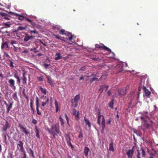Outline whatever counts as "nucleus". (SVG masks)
Listing matches in <instances>:
<instances>
[{"mask_svg": "<svg viewBox=\"0 0 158 158\" xmlns=\"http://www.w3.org/2000/svg\"><path fill=\"white\" fill-rule=\"evenodd\" d=\"M46 77L48 83L51 85H53L52 80L51 77L49 76H46Z\"/></svg>", "mask_w": 158, "mask_h": 158, "instance_id": "obj_18", "label": "nucleus"}, {"mask_svg": "<svg viewBox=\"0 0 158 158\" xmlns=\"http://www.w3.org/2000/svg\"><path fill=\"white\" fill-rule=\"evenodd\" d=\"M49 64H47L45 63L44 64V66L45 69H47L48 67L49 66Z\"/></svg>", "mask_w": 158, "mask_h": 158, "instance_id": "obj_49", "label": "nucleus"}, {"mask_svg": "<svg viewBox=\"0 0 158 158\" xmlns=\"http://www.w3.org/2000/svg\"><path fill=\"white\" fill-rule=\"evenodd\" d=\"M64 35L68 37V38H65V39L69 40L70 41H71L73 39V36L70 33L66 31Z\"/></svg>", "mask_w": 158, "mask_h": 158, "instance_id": "obj_9", "label": "nucleus"}, {"mask_svg": "<svg viewBox=\"0 0 158 158\" xmlns=\"http://www.w3.org/2000/svg\"><path fill=\"white\" fill-rule=\"evenodd\" d=\"M30 50L31 51H34V52H37L36 49L35 48H32L30 49Z\"/></svg>", "mask_w": 158, "mask_h": 158, "instance_id": "obj_47", "label": "nucleus"}, {"mask_svg": "<svg viewBox=\"0 0 158 158\" xmlns=\"http://www.w3.org/2000/svg\"><path fill=\"white\" fill-rule=\"evenodd\" d=\"M152 121H151V124L145 123L143 124L142 127V129L143 131H144L146 129H150L152 128Z\"/></svg>", "mask_w": 158, "mask_h": 158, "instance_id": "obj_5", "label": "nucleus"}, {"mask_svg": "<svg viewBox=\"0 0 158 158\" xmlns=\"http://www.w3.org/2000/svg\"><path fill=\"white\" fill-rule=\"evenodd\" d=\"M9 47L6 42L3 43L1 46V48L3 49L6 48H9Z\"/></svg>", "mask_w": 158, "mask_h": 158, "instance_id": "obj_19", "label": "nucleus"}, {"mask_svg": "<svg viewBox=\"0 0 158 158\" xmlns=\"http://www.w3.org/2000/svg\"><path fill=\"white\" fill-rule=\"evenodd\" d=\"M137 158H140V153L139 152V151L138 149L137 150Z\"/></svg>", "mask_w": 158, "mask_h": 158, "instance_id": "obj_43", "label": "nucleus"}, {"mask_svg": "<svg viewBox=\"0 0 158 158\" xmlns=\"http://www.w3.org/2000/svg\"><path fill=\"white\" fill-rule=\"evenodd\" d=\"M33 36H30L28 34L26 33L23 39V40L25 42H27L29 40L33 39Z\"/></svg>", "mask_w": 158, "mask_h": 158, "instance_id": "obj_10", "label": "nucleus"}, {"mask_svg": "<svg viewBox=\"0 0 158 158\" xmlns=\"http://www.w3.org/2000/svg\"><path fill=\"white\" fill-rule=\"evenodd\" d=\"M72 114L75 116L76 119L78 121L79 119V111L77 112L76 110L75 109H73L72 111Z\"/></svg>", "mask_w": 158, "mask_h": 158, "instance_id": "obj_7", "label": "nucleus"}, {"mask_svg": "<svg viewBox=\"0 0 158 158\" xmlns=\"http://www.w3.org/2000/svg\"><path fill=\"white\" fill-rule=\"evenodd\" d=\"M95 47L97 48H102L110 52L111 53H112L113 55H114V53L111 51L110 49L105 46L103 44H96Z\"/></svg>", "mask_w": 158, "mask_h": 158, "instance_id": "obj_3", "label": "nucleus"}, {"mask_svg": "<svg viewBox=\"0 0 158 158\" xmlns=\"http://www.w3.org/2000/svg\"><path fill=\"white\" fill-rule=\"evenodd\" d=\"M65 117L66 118V120L67 121V122H68V118L67 117V115L66 114H65Z\"/></svg>", "mask_w": 158, "mask_h": 158, "instance_id": "obj_62", "label": "nucleus"}, {"mask_svg": "<svg viewBox=\"0 0 158 158\" xmlns=\"http://www.w3.org/2000/svg\"><path fill=\"white\" fill-rule=\"evenodd\" d=\"M4 55L7 58H10V56L8 54V53L6 52H4Z\"/></svg>", "mask_w": 158, "mask_h": 158, "instance_id": "obj_46", "label": "nucleus"}, {"mask_svg": "<svg viewBox=\"0 0 158 158\" xmlns=\"http://www.w3.org/2000/svg\"><path fill=\"white\" fill-rule=\"evenodd\" d=\"M56 57L55 58V59L56 60H58L62 58V57L60 56V54L57 53L55 55Z\"/></svg>", "mask_w": 158, "mask_h": 158, "instance_id": "obj_17", "label": "nucleus"}, {"mask_svg": "<svg viewBox=\"0 0 158 158\" xmlns=\"http://www.w3.org/2000/svg\"><path fill=\"white\" fill-rule=\"evenodd\" d=\"M61 27L59 26H56L55 27H54V29H56L58 30H60V29Z\"/></svg>", "mask_w": 158, "mask_h": 158, "instance_id": "obj_48", "label": "nucleus"}, {"mask_svg": "<svg viewBox=\"0 0 158 158\" xmlns=\"http://www.w3.org/2000/svg\"><path fill=\"white\" fill-rule=\"evenodd\" d=\"M40 90L41 92L44 93V94H46V89L43 88L42 87H40Z\"/></svg>", "mask_w": 158, "mask_h": 158, "instance_id": "obj_30", "label": "nucleus"}, {"mask_svg": "<svg viewBox=\"0 0 158 158\" xmlns=\"http://www.w3.org/2000/svg\"><path fill=\"white\" fill-rule=\"evenodd\" d=\"M31 102L30 103V107L31 108V110H34V109L33 108V106H32L33 101H32V99H31Z\"/></svg>", "mask_w": 158, "mask_h": 158, "instance_id": "obj_40", "label": "nucleus"}, {"mask_svg": "<svg viewBox=\"0 0 158 158\" xmlns=\"http://www.w3.org/2000/svg\"><path fill=\"white\" fill-rule=\"evenodd\" d=\"M0 15L2 16V19L7 20H9L10 19V16L6 13L0 12Z\"/></svg>", "mask_w": 158, "mask_h": 158, "instance_id": "obj_8", "label": "nucleus"}, {"mask_svg": "<svg viewBox=\"0 0 158 158\" xmlns=\"http://www.w3.org/2000/svg\"><path fill=\"white\" fill-rule=\"evenodd\" d=\"M117 66L118 68L119 67L121 68L119 70H118L119 72H121L123 70V65L122 64L117 65Z\"/></svg>", "mask_w": 158, "mask_h": 158, "instance_id": "obj_32", "label": "nucleus"}, {"mask_svg": "<svg viewBox=\"0 0 158 158\" xmlns=\"http://www.w3.org/2000/svg\"><path fill=\"white\" fill-rule=\"evenodd\" d=\"M143 89L145 93V94L147 97L149 96L151 92L149 91L148 89H147L145 87H144Z\"/></svg>", "mask_w": 158, "mask_h": 158, "instance_id": "obj_12", "label": "nucleus"}, {"mask_svg": "<svg viewBox=\"0 0 158 158\" xmlns=\"http://www.w3.org/2000/svg\"><path fill=\"white\" fill-rule=\"evenodd\" d=\"M32 123L35 124H36L37 123V121L35 119H33L32 120Z\"/></svg>", "mask_w": 158, "mask_h": 158, "instance_id": "obj_45", "label": "nucleus"}, {"mask_svg": "<svg viewBox=\"0 0 158 158\" xmlns=\"http://www.w3.org/2000/svg\"><path fill=\"white\" fill-rule=\"evenodd\" d=\"M9 13H11L12 15H14L15 16H19V17L21 15H19L16 13L12 12H10Z\"/></svg>", "mask_w": 158, "mask_h": 158, "instance_id": "obj_41", "label": "nucleus"}, {"mask_svg": "<svg viewBox=\"0 0 158 158\" xmlns=\"http://www.w3.org/2000/svg\"><path fill=\"white\" fill-rule=\"evenodd\" d=\"M111 119L110 118L108 120V121L107 122V124H110L111 123Z\"/></svg>", "mask_w": 158, "mask_h": 158, "instance_id": "obj_54", "label": "nucleus"}, {"mask_svg": "<svg viewBox=\"0 0 158 158\" xmlns=\"http://www.w3.org/2000/svg\"><path fill=\"white\" fill-rule=\"evenodd\" d=\"M23 53H27L28 52V51L27 50H24L23 52Z\"/></svg>", "mask_w": 158, "mask_h": 158, "instance_id": "obj_60", "label": "nucleus"}, {"mask_svg": "<svg viewBox=\"0 0 158 158\" xmlns=\"http://www.w3.org/2000/svg\"><path fill=\"white\" fill-rule=\"evenodd\" d=\"M14 77L15 78H16L17 79H19V77L16 74H14Z\"/></svg>", "mask_w": 158, "mask_h": 158, "instance_id": "obj_52", "label": "nucleus"}, {"mask_svg": "<svg viewBox=\"0 0 158 158\" xmlns=\"http://www.w3.org/2000/svg\"><path fill=\"white\" fill-rule=\"evenodd\" d=\"M91 59L94 61H96L98 60L99 59V57H95V58H91Z\"/></svg>", "mask_w": 158, "mask_h": 158, "instance_id": "obj_50", "label": "nucleus"}, {"mask_svg": "<svg viewBox=\"0 0 158 158\" xmlns=\"http://www.w3.org/2000/svg\"><path fill=\"white\" fill-rule=\"evenodd\" d=\"M36 103H39V98L38 97H37L36 98Z\"/></svg>", "mask_w": 158, "mask_h": 158, "instance_id": "obj_61", "label": "nucleus"}, {"mask_svg": "<svg viewBox=\"0 0 158 158\" xmlns=\"http://www.w3.org/2000/svg\"><path fill=\"white\" fill-rule=\"evenodd\" d=\"M114 100L113 99H112L111 102H109V106L110 108L112 109L113 108V105H114Z\"/></svg>", "mask_w": 158, "mask_h": 158, "instance_id": "obj_25", "label": "nucleus"}, {"mask_svg": "<svg viewBox=\"0 0 158 158\" xmlns=\"http://www.w3.org/2000/svg\"><path fill=\"white\" fill-rule=\"evenodd\" d=\"M103 85H101L100 87L99 90H100V89L103 88V90H104L105 91H107L109 87L108 85H106L104 87H103Z\"/></svg>", "mask_w": 158, "mask_h": 158, "instance_id": "obj_22", "label": "nucleus"}, {"mask_svg": "<svg viewBox=\"0 0 158 158\" xmlns=\"http://www.w3.org/2000/svg\"><path fill=\"white\" fill-rule=\"evenodd\" d=\"M66 32L64 30L61 29L60 30L59 33L62 35H65Z\"/></svg>", "mask_w": 158, "mask_h": 158, "instance_id": "obj_34", "label": "nucleus"}, {"mask_svg": "<svg viewBox=\"0 0 158 158\" xmlns=\"http://www.w3.org/2000/svg\"><path fill=\"white\" fill-rule=\"evenodd\" d=\"M113 145V142L112 141L111 142V143L110 144L109 149L110 151H111L113 152L114 151V149Z\"/></svg>", "mask_w": 158, "mask_h": 158, "instance_id": "obj_23", "label": "nucleus"}, {"mask_svg": "<svg viewBox=\"0 0 158 158\" xmlns=\"http://www.w3.org/2000/svg\"><path fill=\"white\" fill-rule=\"evenodd\" d=\"M100 114V112L99 111L98 113V116L97 119V123L98 125H100V121L102 118V121L101 122V124L102 127V130L103 131L105 128V119L104 116L102 115H101Z\"/></svg>", "mask_w": 158, "mask_h": 158, "instance_id": "obj_1", "label": "nucleus"}, {"mask_svg": "<svg viewBox=\"0 0 158 158\" xmlns=\"http://www.w3.org/2000/svg\"><path fill=\"white\" fill-rule=\"evenodd\" d=\"M9 61L10 62V64H9V66L11 67V68H13L14 67V63L11 60H9Z\"/></svg>", "mask_w": 158, "mask_h": 158, "instance_id": "obj_36", "label": "nucleus"}, {"mask_svg": "<svg viewBox=\"0 0 158 158\" xmlns=\"http://www.w3.org/2000/svg\"><path fill=\"white\" fill-rule=\"evenodd\" d=\"M8 82L10 84V87L14 86V85L15 84V81L13 79H10L8 81Z\"/></svg>", "mask_w": 158, "mask_h": 158, "instance_id": "obj_20", "label": "nucleus"}, {"mask_svg": "<svg viewBox=\"0 0 158 158\" xmlns=\"http://www.w3.org/2000/svg\"><path fill=\"white\" fill-rule=\"evenodd\" d=\"M98 78L95 77V78H93L91 79L90 80V83H92L93 81L95 80H97Z\"/></svg>", "mask_w": 158, "mask_h": 158, "instance_id": "obj_38", "label": "nucleus"}, {"mask_svg": "<svg viewBox=\"0 0 158 158\" xmlns=\"http://www.w3.org/2000/svg\"><path fill=\"white\" fill-rule=\"evenodd\" d=\"M154 111L156 112V110H157V107L156 106V105L154 106Z\"/></svg>", "mask_w": 158, "mask_h": 158, "instance_id": "obj_58", "label": "nucleus"}, {"mask_svg": "<svg viewBox=\"0 0 158 158\" xmlns=\"http://www.w3.org/2000/svg\"><path fill=\"white\" fill-rule=\"evenodd\" d=\"M18 19L20 20H23L25 19V17L23 16L22 15L20 16L19 18Z\"/></svg>", "mask_w": 158, "mask_h": 158, "instance_id": "obj_42", "label": "nucleus"}, {"mask_svg": "<svg viewBox=\"0 0 158 158\" xmlns=\"http://www.w3.org/2000/svg\"><path fill=\"white\" fill-rule=\"evenodd\" d=\"M141 150L142 151V156L143 157H144L146 155V153L143 149V147L141 148Z\"/></svg>", "mask_w": 158, "mask_h": 158, "instance_id": "obj_33", "label": "nucleus"}, {"mask_svg": "<svg viewBox=\"0 0 158 158\" xmlns=\"http://www.w3.org/2000/svg\"><path fill=\"white\" fill-rule=\"evenodd\" d=\"M26 27H24L22 26H19L18 28V30L19 31H22L25 30L26 28Z\"/></svg>", "mask_w": 158, "mask_h": 158, "instance_id": "obj_31", "label": "nucleus"}, {"mask_svg": "<svg viewBox=\"0 0 158 158\" xmlns=\"http://www.w3.org/2000/svg\"><path fill=\"white\" fill-rule=\"evenodd\" d=\"M25 19H26L30 23H31L32 21V20H30V19L25 17Z\"/></svg>", "mask_w": 158, "mask_h": 158, "instance_id": "obj_55", "label": "nucleus"}, {"mask_svg": "<svg viewBox=\"0 0 158 158\" xmlns=\"http://www.w3.org/2000/svg\"><path fill=\"white\" fill-rule=\"evenodd\" d=\"M85 123L86 125H88L89 127H90L91 124L89 121L88 120L86 119L85 118Z\"/></svg>", "mask_w": 158, "mask_h": 158, "instance_id": "obj_28", "label": "nucleus"}, {"mask_svg": "<svg viewBox=\"0 0 158 158\" xmlns=\"http://www.w3.org/2000/svg\"><path fill=\"white\" fill-rule=\"evenodd\" d=\"M17 43V42L15 41H12L11 43L10 44H12L13 46V47L15 48H16V47L14 45V44H16Z\"/></svg>", "mask_w": 158, "mask_h": 158, "instance_id": "obj_37", "label": "nucleus"}, {"mask_svg": "<svg viewBox=\"0 0 158 158\" xmlns=\"http://www.w3.org/2000/svg\"><path fill=\"white\" fill-rule=\"evenodd\" d=\"M35 132L36 133V136L38 138L40 139V136L39 135V131L38 129H37V127L36 126L35 127Z\"/></svg>", "mask_w": 158, "mask_h": 158, "instance_id": "obj_21", "label": "nucleus"}, {"mask_svg": "<svg viewBox=\"0 0 158 158\" xmlns=\"http://www.w3.org/2000/svg\"><path fill=\"white\" fill-rule=\"evenodd\" d=\"M38 79L39 81H42L43 80V77L41 76L38 77Z\"/></svg>", "mask_w": 158, "mask_h": 158, "instance_id": "obj_51", "label": "nucleus"}, {"mask_svg": "<svg viewBox=\"0 0 158 158\" xmlns=\"http://www.w3.org/2000/svg\"><path fill=\"white\" fill-rule=\"evenodd\" d=\"M27 151L30 155H31L32 156H34L33 152L31 148L28 149Z\"/></svg>", "mask_w": 158, "mask_h": 158, "instance_id": "obj_29", "label": "nucleus"}, {"mask_svg": "<svg viewBox=\"0 0 158 158\" xmlns=\"http://www.w3.org/2000/svg\"><path fill=\"white\" fill-rule=\"evenodd\" d=\"M18 146L20 147V150L21 151L23 152L24 151L23 147V143L21 141H19V143L18 144Z\"/></svg>", "mask_w": 158, "mask_h": 158, "instance_id": "obj_14", "label": "nucleus"}, {"mask_svg": "<svg viewBox=\"0 0 158 158\" xmlns=\"http://www.w3.org/2000/svg\"><path fill=\"white\" fill-rule=\"evenodd\" d=\"M37 112V113L39 115H40L41 114V113L39 111V109H36Z\"/></svg>", "mask_w": 158, "mask_h": 158, "instance_id": "obj_57", "label": "nucleus"}, {"mask_svg": "<svg viewBox=\"0 0 158 158\" xmlns=\"http://www.w3.org/2000/svg\"><path fill=\"white\" fill-rule=\"evenodd\" d=\"M39 103H36V109H39Z\"/></svg>", "mask_w": 158, "mask_h": 158, "instance_id": "obj_59", "label": "nucleus"}, {"mask_svg": "<svg viewBox=\"0 0 158 158\" xmlns=\"http://www.w3.org/2000/svg\"><path fill=\"white\" fill-rule=\"evenodd\" d=\"M27 78L25 76V73H23V83L26 84L27 83Z\"/></svg>", "mask_w": 158, "mask_h": 158, "instance_id": "obj_26", "label": "nucleus"}, {"mask_svg": "<svg viewBox=\"0 0 158 158\" xmlns=\"http://www.w3.org/2000/svg\"><path fill=\"white\" fill-rule=\"evenodd\" d=\"M13 105V103L11 102L9 105L8 106V107L7 108L6 110V112L7 113H8L10 109L12 108Z\"/></svg>", "mask_w": 158, "mask_h": 158, "instance_id": "obj_24", "label": "nucleus"}, {"mask_svg": "<svg viewBox=\"0 0 158 158\" xmlns=\"http://www.w3.org/2000/svg\"><path fill=\"white\" fill-rule=\"evenodd\" d=\"M19 127L22 130V131L26 135L29 133V132L26 130V129L23 127L22 125H20Z\"/></svg>", "mask_w": 158, "mask_h": 158, "instance_id": "obj_16", "label": "nucleus"}, {"mask_svg": "<svg viewBox=\"0 0 158 158\" xmlns=\"http://www.w3.org/2000/svg\"><path fill=\"white\" fill-rule=\"evenodd\" d=\"M65 137L67 142L68 144V145L72 147V144L70 142V139L69 135H68L66 134L65 135Z\"/></svg>", "mask_w": 158, "mask_h": 158, "instance_id": "obj_11", "label": "nucleus"}, {"mask_svg": "<svg viewBox=\"0 0 158 158\" xmlns=\"http://www.w3.org/2000/svg\"><path fill=\"white\" fill-rule=\"evenodd\" d=\"M89 151V149L87 147H85L84 148V152L86 157H87L88 155V152Z\"/></svg>", "mask_w": 158, "mask_h": 158, "instance_id": "obj_15", "label": "nucleus"}, {"mask_svg": "<svg viewBox=\"0 0 158 158\" xmlns=\"http://www.w3.org/2000/svg\"><path fill=\"white\" fill-rule=\"evenodd\" d=\"M79 101V95L76 96L74 98L72 99L71 102L72 106L74 107H76L77 106Z\"/></svg>", "mask_w": 158, "mask_h": 158, "instance_id": "obj_4", "label": "nucleus"}, {"mask_svg": "<svg viewBox=\"0 0 158 158\" xmlns=\"http://www.w3.org/2000/svg\"><path fill=\"white\" fill-rule=\"evenodd\" d=\"M83 137V135L80 132V138H82Z\"/></svg>", "mask_w": 158, "mask_h": 158, "instance_id": "obj_63", "label": "nucleus"}, {"mask_svg": "<svg viewBox=\"0 0 158 158\" xmlns=\"http://www.w3.org/2000/svg\"><path fill=\"white\" fill-rule=\"evenodd\" d=\"M17 93L15 92L12 95V97L13 98L15 101L17 100L18 98L17 96Z\"/></svg>", "mask_w": 158, "mask_h": 158, "instance_id": "obj_27", "label": "nucleus"}, {"mask_svg": "<svg viewBox=\"0 0 158 158\" xmlns=\"http://www.w3.org/2000/svg\"><path fill=\"white\" fill-rule=\"evenodd\" d=\"M31 33H34V34L37 33V31L35 30H34L33 31H31Z\"/></svg>", "mask_w": 158, "mask_h": 158, "instance_id": "obj_56", "label": "nucleus"}, {"mask_svg": "<svg viewBox=\"0 0 158 158\" xmlns=\"http://www.w3.org/2000/svg\"><path fill=\"white\" fill-rule=\"evenodd\" d=\"M54 36H55V37L57 39H61V37L60 36H59L56 35H54Z\"/></svg>", "mask_w": 158, "mask_h": 158, "instance_id": "obj_53", "label": "nucleus"}, {"mask_svg": "<svg viewBox=\"0 0 158 158\" xmlns=\"http://www.w3.org/2000/svg\"><path fill=\"white\" fill-rule=\"evenodd\" d=\"M9 127V124L7 121H6V124L4 125L2 127V130L3 131H6L7 130V129Z\"/></svg>", "mask_w": 158, "mask_h": 158, "instance_id": "obj_13", "label": "nucleus"}, {"mask_svg": "<svg viewBox=\"0 0 158 158\" xmlns=\"http://www.w3.org/2000/svg\"><path fill=\"white\" fill-rule=\"evenodd\" d=\"M55 104L56 108H58V104L56 100L55 101Z\"/></svg>", "mask_w": 158, "mask_h": 158, "instance_id": "obj_44", "label": "nucleus"}, {"mask_svg": "<svg viewBox=\"0 0 158 158\" xmlns=\"http://www.w3.org/2000/svg\"><path fill=\"white\" fill-rule=\"evenodd\" d=\"M59 118L60 119V121L61 122V125L63 126L64 125V122L63 119L61 117V116H60L59 117Z\"/></svg>", "mask_w": 158, "mask_h": 158, "instance_id": "obj_35", "label": "nucleus"}, {"mask_svg": "<svg viewBox=\"0 0 158 158\" xmlns=\"http://www.w3.org/2000/svg\"><path fill=\"white\" fill-rule=\"evenodd\" d=\"M51 133L52 134L55 138V135L59 134L60 131L58 125H55L52 126L51 127Z\"/></svg>", "mask_w": 158, "mask_h": 158, "instance_id": "obj_2", "label": "nucleus"}, {"mask_svg": "<svg viewBox=\"0 0 158 158\" xmlns=\"http://www.w3.org/2000/svg\"><path fill=\"white\" fill-rule=\"evenodd\" d=\"M107 94L108 96H110L111 94V92L109 90L107 92Z\"/></svg>", "mask_w": 158, "mask_h": 158, "instance_id": "obj_64", "label": "nucleus"}, {"mask_svg": "<svg viewBox=\"0 0 158 158\" xmlns=\"http://www.w3.org/2000/svg\"><path fill=\"white\" fill-rule=\"evenodd\" d=\"M134 153L133 149H129L126 151V154L128 158H132Z\"/></svg>", "mask_w": 158, "mask_h": 158, "instance_id": "obj_6", "label": "nucleus"}, {"mask_svg": "<svg viewBox=\"0 0 158 158\" xmlns=\"http://www.w3.org/2000/svg\"><path fill=\"white\" fill-rule=\"evenodd\" d=\"M10 24L8 23H4V25L6 27H10Z\"/></svg>", "mask_w": 158, "mask_h": 158, "instance_id": "obj_39", "label": "nucleus"}]
</instances>
